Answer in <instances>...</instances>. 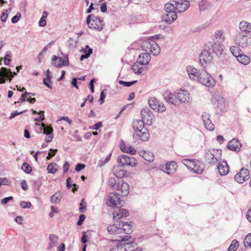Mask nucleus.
<instances>
[{"instance_id":"1","label":"nucleus","mask_w":251,"mask_h":251,"mask_svg":"<svg viewBox=\"0 0 251 251\" xmlns=\"http://www.w3.org/2000/svg\"><path fill=\"white\" fill-rule=\"evenodd\" d=\"M220 52V43L218 41L213 44L209 43L205 46L200 55V62L203 67H206L208 64L210 63L212 60H216L219 58Z\"/></svg>"},{"instance_id":"2","label":"nucleus","mask_w":251,"mask_h":251,"mask_svg":"<svg viewBox=\"0 0 251 251\" xmlns=\"http://www.w3.org/2000/svg\"><path fill=\"white\" fill-rule=\"evenodd\" d=\"M86 23L90 28H93L99 31H101L104 26L103 18L93 15L87 16Z\"/></svg>"},{"instance_id":"3","label":"nucleus","mask_w":251,"mask_h":251,"mask_svg":"<svg viewBox=\"0 0 251 251\" xmlns=\"http://www.w3.org/2000/svg\"><path fill=\"white\" fill-rule=\"evenodd\" d=\"M142 48L144 50L151 53L153 55H157L160 51L159 46L154 41L151 39L144 41L142 43Z\"/></svg>"},{"instance_id":"4","label":"nucleus","mask_w":251,"mask_h":251,"mask_svg":"<svg viewBox=\"0 0 251 251\" xmlns=\"http://www.w3.org/2000/svg\"><path fill=\"white\" fill-rule=\"evenodd\" d=\"M134 143L141 144L143 142L148 141L150 137V134L147 128H143V129L137 130L133 133Z\"/></svg>"},{"instance_id":"5","label":"nucleus","mask_w":251,"mask_h":251,"mask_svg":"<svg viewBox=\"0 0 251 251\" xmlns=\"http://www.w3.org/2000/svg\"><path fill=\"white\" fill-rule=\"evenodd\" d=\"M150 112V110L149 109L142 110L141 112V115L142 116L143 120H135L133 122V128L134 130V131H136L137 130H140L143 129V128H146L145 127V122L144 121H147V122L149 121V120L148 118V117H150L151 115L149 113Z\"/></svg>"},{"instance_id":"6","label":"nucleus","mask_w":251,"mask_h":251,"mask_svg":"<svg viewBox=\"0 0 251 251\" xmlns=\"http://www.w3.org/2000/svg\"><path fill=\"white\" fill-rule=\"evenodd\" d=\"M198 81L207 87H213L215 84L214 79L204 70L200 73V76Z\"/></svg>"},{"instance_id":"7","label":"nucleus","mask_w":251,"mask_h":251,"mask_svg":"<svg viewBox=\"0 0 251 251\" xmlns=\"http://www.w3.org/2000/svg\"><path fill=\"white\" fill-rule=\"evenodd\" d=\"M117 160L119 164L123 167L136 166L137 163L136 160L134 157L125 154L119 156Z\"/></svg>"},{"instance_id":"8","label":"nucleus","mask_w":251,"mask_h":251,"mask_svg":"<svg viewBox=\"0 0 251 251\" xmlns=\"http://www.w3.org/2000/svg\"><path fill=\"white\" fill-rule=\"evenodd\" d=\"M220 158V153L217 150H206L205 151V159L206 162L210 164L217 163Z\"/></svg>"},{"instance_id":"9","label":"nucleus","mask_w":251,"mask_h":251,"mask_svg":"<svg viewBox=\"0 0 251 251\" xmlns=\"http://www.w3.org/2000/svg\"><path fill=\"white\" fill-rule=\"evenodd\" d=\"M16 75L17 73H13L10 69L1 67L0 69V84L5 83L6 80L10 82L14 76Z\"/></svg>"},{"instance_id":"10","label":"nucleus","mask_w":251,"mask_h":251,"mask_svg":"<svg viewBox=\"0 0 251 251\" xmlns=\"http://www.w3.org/2000/svg\"><path fill=\"white\" fill-rule=\"evenodd\" d=\"M149 104L153 110L158 112H163L166 110V107L162 102L159 101L155 98H151L149 100Z\"/></svg>"},{"instance_id":"11","label":"nucleus","mask_w":251,"mask_h":251,"mask_svg":"<svg viewBox=\"0 0 251 251\" xmlns=\"http://www.w3.org/2000/svg\"><path fill=\"white\" fill-rule=\"evenodd\" d=\"M119 195L117 193H110L108 195L107 205L110 207H119V205L121 206L120 198L118 197Z\"/></svg>"},{"instance_id":"12","label":"nucleus","mask_w":251,"mask_h":251,"mask_svg":"<svg viewBox=\"0 0 251 251\" xmlns=\"http://www.w3.org/2000/svg\"><path fill=\"white\" fill-rule=\"evenodd\" d=\"M234 179L239 183H242L250 178V173L248 169L242 168L234 176Z\"/></svg>"},{"instance_id":"13","label":"nucleus","mask_w":251,"mask_h":251,"mask_svg":"<svg viewBox=\"0 0 251 251\" xmlns=\"http://www.w3.org/2000/svg\"><path fill=\"white\" fill-rule=\"evenodd\" d=\"M176 12L182 13L185 11L190 6V3L187 0H178L175 1Z\"/></svg>"},{"instance_id":"14","label":"nucleus","mask_w":251,"mask_h":251,"mask_svg":"<svg viewBox=\"0 0 251 251\" xmlns=\"http://www.w3.org/2000/svg\"><path fill=\"white\" fill-rule=\"evenodd\" d=\"M250 40V38L247 35H239L236 38V45L242 48H246L249 45Z\"/></svg>"},{"instance_id":"15","label":"nucleus","mask_w":251,"mask_h":251,"mask_svg":"<svg viewBox=\"0 0 251 251\" xmlns=\"http://www.w3.org/2000/svg\"><path fill=\"white\" fill-rule=\"evenodd\" d=\"M201 118L203 121L205 127L209 131H212L214 129V125L212 123L210 119V115L207 113H203L201 115Z\"/></svg>"},{"instance_id":"16","label":"nucleus","mask_w":251,"mask_h":251,"mask_svg":"<svg viewBox=\"0 0 251 251\" xmlns=\"http://www.w3.org/2000/svg\"><path fill=\"white\" fill-rule=\"evenodd\" d=\"M189 92L185 90H180L178 92L176 93V98L178 101L181 103L188 102L189 100Z\"/></svg>"},{"instance_id":"17","label":"nucleus","mask_w":251,"mask_h":251,"mask_svg":"<svg viewBox=\"0 0 251 251\" xmlns=\"http://www.w3.org/2000/svg\"><path fill=\"white\" fill-rule=\"evenodd\" d=\"M129 215L128 211L123 208H119L113 212V219L115 221Z\"/></svg>"},{"instance_id":"18","label":"nucleus","mask_w":251,"mask_h":251,"mask_svg":"<svg viewBox=\"0 0 251 251\" xmlns=\"http://www.w3.org/2000/svg\"><path fill=\"white\" fill-rule=\"evenodd\" d=\"M242 144L237 139H233L230 140L227 145V148L230 150L238 152L240 151Z\"/></svg>"},{"instance_id":"19","label":"nucleus","mask_w":251,"mask_h":251,"mask_svg":"<svg viewBox=\"0 0 251 251\" xmlns=\"http://www.w3.org/2000/svg\"><path fill=\"white\" fill-rule=\"evenodd\" d=\"M186 70L190 79L198 81L200 76V73L197 69L189 66L187 67Z\"/></svg>"},{"instance_id":"20","label":"nucleus","mask_w":251,"mask_h":251,"mask_svg":"<svg viewBox=\"0 0 251 251\" xmlns=\"http://www.w3.org/2000/svg\"><path fill=\"white\" fill-rule=\"evenodd\" d=\"M177 18L176 12H166L162 16V20L170 24L175 21Z\"/></svg>"},{"instance_id":"21","label":"nucleus","mask_w":251,"mask_h":251,"mask_svg":"<svg viewBox=\"0 0 251 251\" xmlns=\"http://www.w3.org/2000/svg\"><path fill=\"white\" fill-rule=\"evenodd\" d=\"M163 96L167 102L173 104L175 105L178 104L176 98V93L175 94H173L170 92H165L163 93Z\"/></svg>"},{"instance_id":"22","label":"nucleus","mask_w":251,"mask_h":251,"mask_svg":"<svg viewBox=\"0 0 251 251\" xmlns=\"http://www.w3.org/2000/svg\"><path fill=\"white\" fill-rule=\"evenodd\" d=\"M151 56L150 55V53L149 52H144L141 53L137 59L138 63H141L143 65H147L149 62L151 61Z\"/></svg>"},{"instance_id":"23","label":"nucleus","mask_w":251,"mask_h":251,"mask_svg":"<svg viewBox=\"0 0 251 251\" xmlns=\"http://www.w3.org/2000/svg\"><path fill=\"white\" fill-rule=\"evenodd\" d=\"M118 225L121 231H123L127 234H129L132 232V226L127 222L121 221Z\"/></svg>"},{"instance_id":"24","label":"nucleus","mask_w":251,"mask_h":251,"mask_svg":"<svg viewBox=\"0 0 251 251\" xmlns=\"http://www.w3.org/2000/svg\"><path fill=\"white\" fill-rule=\"evenodd\" d=\"M194 163L190 170L197 174H201L203 171V164L196 160H194Z\"/></svg>"},{"instance_id":"25","label":"nucleus","mask_w":251,"mask_h":251,"mask_svg":"<svg viewBox=\"0 0 251 251\" xmlns=\"http://www.w3.org/2000/svg\"><path fill=\"white\" fill-rule=\"evenodd\" d=\"M120 148L123 151L131 155H134L136 153V150L133 147L126 145L124 142L121 144Z\"/></svg>"},{"instance_id":"26","label":"nucleus","mask_w":251,"mask_h":251,"mask_svg":"<svg viewBox=\"0 0 251 251\" xmlns=\"http://www.w3.org/2000/svg\"><path fill=\"white\" fill-rule=\"evenodd\" d=\"M239 28L242 32L250 33L251 32V23L242 21L239 24Z\"/></svg>"},{"instance_id":"27","label":"nucleus","mask_w":251,"mask_h":251,"mask_svg":"<svg viewBox=\"0 0 251 251\" xmlns=\"http://www.w3.org/2000/svg\"><path fill=\"white\" fill-rule=\"evenodd\" d=\"M143 65L140 63L136 61L131 67V69L136 75H140L145 70L146 67L143 66Z\"/></svg>"},{"instance_id":"28","label":"nucleus","mask_w":251,"mask_h":251,"mask_svg":"<svg viewBox=\"0 0 251 251\" xmlns=\"http://www.w3.org/2000/svg\"><path fill=\"white\" fill-rule=\"evenodd\" d=\"M49 246L47 249L50 250L57 245L59 238L55 234H50L49 235Z\"/></svg>"},{"instance_id":"29","label":"nucleus","mask_w":251,"mask_h":251,"mask_svg":"<svg viewBox=\"0 0 251 251\" xmlns=\"http://www.w3.org/2000/svg\"><path fill=\"white\" fill-rule=\"evenodd\" d=\"M52 60L54 62L55 66L57 67H60L62 66H68L69 65L68 57H67L66 63L62 62V59L61 57H57L55 55L53 56Z\"/></svg>"},{"instance_id":"30","label":"nucleus","mask_w":251,"mask_h":251,"mask_svg":"<svg viewBox=\"0 0 251 251\" xmlns=\"http://www.w3.org/2000/svg\"><path fill=\"white\" fill-rule=\"evenodd\" d=\"M177 167L176 163L175 161H171L166 163L165 170L168 174H171L176 171Z\"/></svg>"},{"instance_id":"31","label":"nucleus","mask_w":251,"mask_h":251,"mask_svg":"<svg viewBox=\"0 0 251 251\" xmlns=\"http://www.w3.org/2000/svg\"><path fill=\"white\" fill-rule=\"evenodd\" d=\"M229 171V167L226 161H221V176L226 175Z\"/></svg>"},{"instance_id":"32","label":"nucleus","mask_w":251,"mask_h":251,"mask_svg":"<svg viewBox=\"0 0 251 251\" xmlns=\"http://www.w3.org/2000/svg\"><path fill=\"white\" fill-rule=\"evenodd\" d=\"M236 59L239 62L243 65H247L250 62V57L242 53L240 55L236 56Z\"/></svg>"},{"instance_id":"33","label":"nucleus","mask_w":251,"mask_h":251,"mask_svg":"<svg viewBox=\"0 0 251 251\" xmlns=\"http://www.w3.org/2000/svg\"><path fill=\"white\" fill-rule=\"evenodd\" d=\"M107 229L108 232L111 234H119L121 232L118 225L113 224L109 225Z\"/></svg>"},{"instance_id":"34","label":"nucleus","mask_w":251,"mask_h":251,"mask_svg":"<svg viewBox=\"0 0 251 251\" xmlns=\"http://www.w3.org/2000/svg\"><path fill=\"white\" fill-rule=\"evenodd\" d=\"M121 190V194L120 195L123 196H126L129 193V186L127 183H122L120 186V189Z\"/></svg>"},{"instance_id":"35","label":"nucleus","mask_w":251,"mask_h":251,"mask_svg":"<svg viewBox=\"0 0 251 251\" xmlns=\"http://www.w3.org/2000/svg\"><path fill=\"white\" fill-rule=\"evenodd\" d=\"M136 244L134 242L131 241L127 243H121L120 245H117V248L119 249L124 248L125 251L129 250L131 247L134 248Z\"/></svg>"},{"instance_id":"36","label":"nucleus","mask_w":251,"mask_h":251,"mask_svg":"<svg viewBox=\"0 0 251 251\" xmlns=\"http://www.w3.org/2000/svg\"><path fill=\"white\" fill-rule=\"evenodd\" d=\"M175 1L171 2H168L164 5V10L166 12H176L175 8V3H174Z\"/></svg>"},{"instance_id":"37","label":"nucleus","mask_w":251,"mask_h":251,"mask_svg":"<svg viewBox=\"0 0 251 251\" xmlns=\"http://www.w3.org/2000/svg\"><path fill=\"white\" fill-rule=\"evenodd\" d=\"M108 184L113 190H119L120 183L118 182L114 178H110L108 180Z\"/></svg>"},{"instance_id":"38","label":"nucleus","mask_w":251,"mask_h":251,"mask_svg":"<svg viewBox=\"0 0 251 251\" xmlns=\"http://www.w3.org/2000/svg\"><path fill=\"white\" fill-rule=\"evenodd\" d=\"M61 196L59 192H56L50 198V201L52 203H56L60 201Z\"/></svg>"},{"instance_id":"39","label":"nucleus","mask_w":251,"mask_h":251,"mask_svg":"<svg viewBox=\"0 0 251 251\" xmlns=\"http://www.w3.org/2000/svg\"><path fill=\"white\" fill-rule=\"evenodd\" d=\"M57 167L56 163H51L48 165L47 170L49 173L54 174L57 171Z\"/></svg>"},{"instance_id":"40","label":"nucleus","mask_w":251,"mask_h":251,"mask_svg":"<svg viewBox=\"0 0 251 251\" xmlns=\"http://www.w3.org/2000/svg\"><path fill=\"white\" fill-rule=\"evenodd\" d=\"M239 47L232 46L230 48V51L232 55L236 58V56L240 55L241 53Z\"/></svg>"},{"instance_id":"41","label":"nucleus","mask_w":251,"mask_h":251,"mask_svg":"<svg viewBox=\"0 0 251 251\" xmlns=\"http://www.w3.org/2000/svg\"><path fill=\"white\" fill-rule=\"evenodd\" d=\"M48 15V13L47 11H44L43 15L39 21V26L42 27H44L46 25V19Z\"/></svg>"},{"instance_id":"42","label":"nucleus","mask_w":251,"mask_h":251,"mask_svg":"<svg viewBox=\"0 0 251 251\" xmlns=\"http://www.w3.org/2000/svg\"><path fill=\"white\" fill-rule=\"evenodd\" d=\"M219 100L220 96L219 95H216V94H214L212 95L211 101L213 104L215 106V107H219L220 104Z\"/></svg>"},{"instance_id":"43","label":"nucleus","mask_w":251,"mask_h":251,"mask_svg":"<svg viewBox=\"0 0 251 251\" xmlns=\"http://www.w3.org/2000/svg\"><path fill=\"white\" fill-rule=\"evenodd\" d=\"M239 242L237 240H233L229 246L228 250L231 251H236L239 247Z\"/></svg>"},{"instance_id":"44","label":"nucleus","mask_w":251,"mask_h":251,"mask_svg":"<svg viewBox=\"0 0 251 251\" xmlns=\"http://www.w3.org/2000/svg\"><path fill=\"white\" fill-rule=\"evenodd\" d=\"M195 160L185 159L182 161V163L187 167L189 170H191L192 167Z\"/></svg>"},{"instance_id":"45","label":"nucleus","mask_w":251,"mask_h":251,"mask_svg":"<svg viewBox=\"0 0 251 251\" xmlns=\"http://www.w3.org/2000/svg\"><path fill=\"white\" fill-rule=\"evenodd\" d=\"M143 157L145 160L148 162H151L154 160V156L152 153L150 154L148 152H145L143 153Z\"/></svg>"},{"instance_id":"46","label":"nucleus","mask_w":251,"mask_h":251,"mask_svg":"<svg viewBox=\"0 0 251 251\" xmlns=\"http://www.w3.org/2000/svg\"><path fill=\"white\" fill-rule=\"evenodd\" d=\"M42 127H43V133L46 135L49 133L53 134V128L50 126H46L45 124H42Z\"/></svg>"},{"instance_id":"47","label":"nucleus","mask_w":251,"mask_h":251,"mask_svg":"<svg viewBox=\"0 0 251 251\" xmlns=\"http://www.w3.org/2000/svg\"><path fill=\"white\" fill-rule=\"evenodd\" d=\"M22 169L26 174H29L32 171L31 166L26 162L23 164Z\"/></svg>"},{"instance_id":"48","label":"nucleus","mask_w":251,"mask_h":251,"mask_svg":"<svg viewBox=\"0 0 251 251\" xmlns=\"http://www.w3.org/2000/svg\"><path fill=\"white\" fill-rule=\"evenodd\" d=\"M137 82V80H133V81H129V82H126V81H124L123 80H119L118 81V83L122 85L123 86H124L125 87H130L132 85L135 84Z\"/></svg>"},{"instance_id":"49","label":"nucleus","mask_w":251,"mask_h":251,"mask_svg":"<svg viewBox=\"0 0 251 251\" xmlns=\"http://www.w3.org/2000/svg\"><path fill=\"white\" fill-rule=\"evenodd\" d=\"M244 243L245 246L251 247V233L246 236Z\"/></svg>"},{"instance_id":"50","label":"nucleus","mask_w":251,"mask_h":251,"mask_svg":"<svg viewBox=\"0 0 251 251\" xmlns=\"http://www.w3.org/2000/svg\"><path fill=\"white\" fill-rule=\"evenodd\" d=\"M107 93V90L104 89L102 90V91L100 93V98L99 99V101L100 102V104H103L104 101V99L106 97V94Z\"/></svg>"},{"instance_id":"51","label":"nucleus","mask_w":251,"mask_h":251,"mask_svg":"<svg viewBox=\"0 0 251 251\" xmlns=\"http://www.w3.org/2000/svg\"><path fill=\"white\" fill-rule=\"evenodd\" d=\"M111 156V154H109L104 160H100L99 161V166L102 167L104 166L106 163H107L110 160Z\"/></svg>"},{"instance_id":"52","label":"nucleus","mask_w":251,"mask_h":251,"mask_svg":"<svg viewBox=\"0 0 251 251\" xmlns=\"http://www.w3.org/2000/svg\"><path fill=\"white\" fill-rule=\"evenodd\" d=\"M88 235L87 231H83L82 232V237L81 238V242L84 244H85L88 242Z\"/></svg>"},{"instance_id":"53","label":"nucleus","mask_w":251,"mask_h":251,"mask_svg":"<svg viewBox=\"0 0 251 251\" xmlns=\"http://www.w3.org/2000/svg\"><path fill=\"white\" fill-rule=\"evenodd\" d=\"M86 208V202L85 200L83 199L81 200V202L79 204V210L80 212H83L84 210Z\"/></svg>"},{"instance_id":"54","label":"nucleus","mask_w":251,"mask_h":251,"mask_svg":"<svg viewBox=\"0 0 251 251\" xmlns=\"http://www.w3.org/2000/svg\"><path fill=\"white\" fill-rule=\"evenodd\" d=\"M20 204L22 208L24 209L30 208L31 206V204L29 201H22Z\"/></svg>"},{"instance_id":"55","label":"nucleus","mask_w":251,"mask_h":251,"mask_svg":"<svg viewBox=\"0 0 251 251\" xmlns=\"http://www.w3.org/2000/svg\"><path fill=\"white\" fill-rule=\"evenodd\" d=\"M102 123L101 122H99L96 123L94 125L90 127V128L93 130H98L100 128L102 127Z\"/></svg>"},{"instance_id":"56","label":"nucleus","mask_w":251,"mask_h":251,"mask_svg":"<svg viewBox=\"0 0 251 251\" xmlns=\"http://www.w3.org/2000/svg\"><path fill=\"white\" fill-rule=\"evenodd\" d=\"M8 10H5L2 12L1 16L0 17V20L2 22L5 23L8 18V14L7 13Z\"/></svg>"},{"instance_id":"57","label":"nucleus","mask_w":251,"mask_h":251,"mask_svg":"<svg viewBox=\"0 0 251 251\" xmlns=\"http://www.w3.org/2000/svg\"><path fill=\"white\" fill-rule=\"evenodd\" d=\"M57 151V149H50L49 152L48 153V155L47 156V159L49 160L53 156H54Z\"/></svg>"},{"instance_id":"58","label":"nucleus","mask_w":251,"mask_h":251,"mask_svg":"<svg viewBox=\"0 0 251 251\" xmlns=\"http://www.w3.org/2000/svg\"><path fill=\"white\" fill-rule=\"evenodd\" d=\"M40 116L35 119V121L38 122H41L44 120V111H40L39 112Z\"/></svg>"},{"instance_id":"59","label":"nucleus","mask_w":251,"mask_h":251,"mask_svg":"<svg viewBox=\"0 0 251 251\" xmlns=\"http://www.w3.org/2000/svg\"><path fill=\"white\" fill-rule=\"evenodd\" d=\"M21 17V14L20 13H18L16 15L13 16L11 19V22L13 24H16L18 22Z\"/></svg>"},{"instance_id":"60","label":"nucleus","mask_w":251,"mask_h":251,"mask_svg":"<svg viewBox=\"0 0 251 251\" xmlns=\"http://www.w3.org/2000/svg\"><path fill=\"white\" fill-rule=\"evenodd\" d=\"M11 57V55L9 53H6L4 56V64L5 65H8L9 62L11 61L10 58Z\"/></svg>"},{"instance_id":"61","label":"nucleus","mask_w":251,"mask_h":251,"mask_svg":"<svg viewBox=\"0 0 251 251\" xmlns=\"http://www.w3.org/2000/svg\"><path fill=\"white\" fill-rule=\"evenodd\" d=\"M86 218V216L84 214H80L79 216V219L78 221L76 223L77 226H81L83 221L85 220Z\"/></svg>"},{"instance_id":"62","label":"nucleus","mask_w":251,"mask_h":251,"mask_svg":"<svg viewBox=\"0 0 251 251\" xmlns=\"http://www.w3.org/2000/svg\"><path fill=\"white\" fill-rule=\"evenodd\" d=\"M25 101H27V96L24 93L21 95V98L19 99V101H15L14 103L16 104L17 103L23 102Z\"/></svg>"},{"instance_id":"63","label":"nucleus","mask_w":251,"mask_h":251,"mask_svg":"<svg viewBox=\"0 0 251 251\" xmlns=\"http://www.w3.org/2000/svg\"><path fill=\"white\" fill-rule=\"evenodd\" d=\"M85 167V165L82 163H77L75 167V170L76 172H79Z\"/></svg>"},{"instance_id":"64","label":"nucleus","mask_w":251,"mask_h":251,"mask_svg":"<svg viewBox=\"0 0 251 251\" xmlns=\"http://www.w3.org/2000/svg\"><path fill=\"white\" fill-rule=\"evenodd\" d=\"M13 197L12 196H9L7 197H5L1 200V203L2 204L4 205L6 204L8 201L13 200Z\"/></svg>"}]
</instances>
